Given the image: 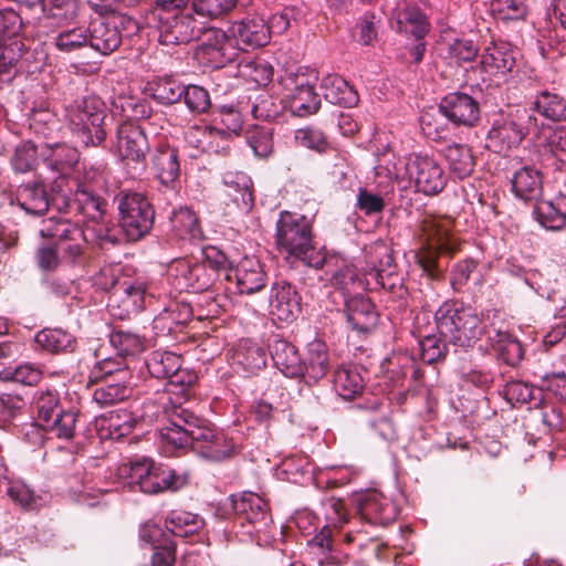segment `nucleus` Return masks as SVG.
<instances>
[{
  "instance_id": "1",
  "label": "nucleus",
  "mask_w": 566,
  "mask_h": 566,
  "mask_svg": "<svg viewBox=\"0 0 566 566\" xmlns=\"http://www.w3.org/2000/svg\"><path fill=\"white\" fill-rule=\"evenodd\" d=\"M322 268L331 284L346 293L378 287L392 290L399 282L391 249L382 241L365 248V266L359 271L343 256L326 253Z\"/></svg>"
},
{
  "instance_id": "2",
  "label": "nucleus",
  "mask_w": 566,
  "mask_h": 566,
  "mask_svg": "<svg viewBox=\"0 0 566 566\" xmlns=\"http://www.w3.org/2000/svg\"><path fill=\"white\" fill-rule=\"evenodd\" d=\"M159 439L167 452L190 447L212 461L229 458L234 449L232 441L223 432L217 431L207 420L180 406L172 409L169 424L159 429Z\"/></svg>"
},
{
  "instance_id": "3",
  "label": "nucleus",
  "mask_w": 566,
  "mask_h": 566,
  "mask_svg": "<svg viewBox=\"0 0 566 566\" xmlns=\"http://www.w3.org/2000/svg\"><path fill=\"white\" fill-rule=\"evenodd\" d=\"M276 244L287 256L302 261L307 266L321 269L325 251L316 247L312 226L304 216L283 211L276 222Z\"/></svg>"
},
{
  "instance_id": "4",
  "label": "nucleus",
  "mask_w": 566,
  "mask_h": 566,
  "mask_svg": "<svg viewBox=\"0 0 566 566\" xmlns=\"http://www.w3.org/2000/svg\"><path fill=\"white\" fill-rule=\"evenodd\" d=\"M453 221L447 217H438L429 213L421 216L416 238L422 244L416 253V261L422 270L431 277L438 276L437 253H453L458 245L451 233Z\"/></svg>"
},
{
  "instance_id": "5",
  "label": "nucleus",
  "mask_w": 566,
  "mask_h": 566,
  "mask_svg": "<svg viewBox=\"0 0 566 566\" xmlns=\"http://www.w3.org/2000/svg\"><path fill=\"white\" fill-rule=\"evenodd\" d=\"M106 106L96 96L75 99L64 109V120L72 135L84 146L96 147L106 138Z\"/></svg>"
},
{
  "instance_id": "6",
  "label": "nucleus",
  "mask_w": 566,
  "mask_h": 566,
  "mask_svg": "<svg viewBox=\"0 0 566 566\" xmlns=\"http://www.w3.org/2000/svg\"><path fill=\"white\" fill-rule=\"evenodd\" d=\"M94 284L109 292L107 307L115 317L124 319L144 308L146 284L140 280L117 279L112 268H103L95 276Z\"/></svg>"
},
{
  "instance_id": "7",
  "label": "nucleus",
  "mask_w": 566,
  "mask_h": 566,
  "mask_svg": "<svg viewBox=\"0 0 566 566\" xmlns=\"http://www.w3.org/2000/svg\"><path fill=\"white\" fill-rule=\"evenodd\" d=\"M436 327L441 337L459 347H471L484 332L482 321L471 307L443 303L434 314Z\"/></svg>"
},
{
  "instance_id": "8",
  "label": "nucleus",
  "mask_w": 566,
  "mask_h": 566,
  "mask_svg": "<svg viewBox=\"0 0 566 566\" xmlns=\"http://www.w3.org/2000/svg\"><path fill=\"white\" fill-rule=\"evenodd\" d=\"M188 0H157L156 12L160 22L159 42L164 45L188 43L196 40L202 22L190 12L180 11Z\"/></svg>"
},
{
  "instance_id": "9",
  "label": "nucleus",
  "mask_w": 566,
  "mask_h": 566,
  "mask_svg": "<svg viewBox=\"0 0 566 566\" xmlns=\"http://www.w3.org/2000/svg\"><path fill=\"white\" fill-rule=\"evenodd\" d=\"M531 123L532 116L525 108L514 107L501 112L488 133V147L494 153L506 155L522 143Z\"/></svg>"
},
{
  "instance_id": "10",
  "label": "nucleus",
  "mask_w": 566,
  "mask_h": 566,
  "mask_svg": "<svg viewBox=\"0 0 566 566\" xmlns=\"http://www.w3.org/2000/svg\"><path fill=\"white\" fill-rule=\"evenodd\" d=\"M119 226L129 241L146 235L154 224L155 211L149 200L139 192L122 191L116 197Z\"/></svg>"
},
{
  "instance_id": "11",
  "label": "nucleus",
  "mask_w": 566,
  "mask_h": 566,
  "mask_svg": "<svg viewBox=\"0 0 566 566\" xmlns=\"http://www.w3.org/2000/svg\"><path fill=\"white\" fill-rule=\"evenodd\" d=\"M405 171L416 189L428 196L441 192L447 185V176L440 163L428 155L413 154L406 159Z\"/></svg>"
},
{
  "instance_id": "12",
  "label": "nucleus",
  "mask_w": 566,
  "mask_h": 566,
  "mask_svg": "<svg viewBox=\"0 0 566 566\" xmlns=\"http://www.w3.org/2000/svg\"><path fill=\"white\" fill-rule=\"evenodd\" d=\"M164 465L156 464L151 459L125 463L118 469V478L124 486L145 494L160 493Z\"/></svg>"
},
{
  "instance_id": "13",
  "label": "nucleus",
  "mask_w": 566,
  "mask_h": 566,
  "mask_svg": "<svg viewBox=\"0 0 566 566\" xmlns=\"http://www.w3.org/2000/svg\"><path fill=\"white\" fill-rule=\"evenodd\" d=\"M213 274L214 270L210 266L187 259L174 261L168 269L169 279L179 292L199 293L208 290L213 283Z\"/></svg>"
},
{
  "instance_id": "14",
  "label": "nucleus",
  "mask_w": 566,
  "mask_h": 566,
  "mask_svg": "<svg viewBox=\"0 0 566 566\" xmlns=\"http://www.w3.org/2000/svg\"><path fill=\"white\" fill-rule=\"evenodd\" d=\"M196 39L199 42V51L216 66H223L237 59L238 48L231 35L221 29L207 27L205 21Z\"/></svg>"
},
{
  "instance_id": "15",
  "label": "nucleus",
  "mask_w": 566,
  "mask_h": 566,
  "mask_svg": "<svg viewBox=\"0 0 566 566\" xmlns=\"http://www.w3.org/2000/svg\"><path fill=\"white\" fill-rule=\"evenodd\" d=\"M269 302L270 315L280 322H293L301 312V297L296 289L284 280L272 284Z\"/></svg>"
},
{
  "instance_id": "16",
  "label": "nucleus",
  "mask_w": 566,
  "mask_h": 566,
  "mask_svg": "<svg viewBox=\"0 0 566 566\" xmlns=\"http://www.w3.org/2000/svg\"><path fill=\"white\" fill-rule=\"evenodd\" d=\"M439 109L452 123L467 127L474 126L480 118L479 103L467 93H449L441 99Z\"/></svg>"
},
{
  "instance_id": "17",
  "label": "nucleus",
  "mask_w": 566,
  "mask_h": 566,
  "mask_svg": "<svg viewBox=\"0 0 566 566\" xmlns=\"http://www.w3.org/2000/svg\"><path fill=\"white\" fill-rule=\"evenodd\" d=\"M114 148L122 159L142 163L149 147L144 130L132 122H125L117 128Z\"/></svg>"
},
{
  "instance_id": "18",
  "label": "nucleus",
  "mask_w": 566,
  "mask_h": 566,
  "mask_svg": "<svg viewBox=\"0 0 566 566\" xmlns=\"http://www.w3.org/2000/svg\"><path fill=\"white\" fill-rule=\"evenodd\" d=\"M326 525H324L318 534H316L310 542L312 548H317L321 552L333 551L334 543L339 536V528L347 522V516L344 510L343 501L338 499H328L324 502Z\"/></svg>"
},
{
  "instance_id": "19",
  "label": "nucleus",
  "mask_w": 566,
  "mask_h": 566,
  "mask_svg": "<svg viewBox=\"0 0 566 566\" xmlns=\"http://www.w3.org/2000/svg\"><path fill=\"white\" fill-rule=\"evenodd\" d=\"M238 50L255 49L269 43V29L265 20L260 15H247L234 21L229 28Z\"/></svg>"
},
{
  "instance_id": "20",
  "label": "nucleus",
  "mask_w": 566,
  "mask_h": 566,
  "mask_svg": "<svg viewBox=\"0 0 566 566\" xmlns=\"http://www.w3.org/2000/svg\"><path fill=\"white\" fill-rule=\"evenodd\" d=\"M232 275L240 294L258 293L265 287L268 282L263 265L255 256L242 258L232 270Z\"/></svg>"
},
{
  "instance_id": "21",
  "label": "nucleus",
  "mask_w": 566,
  "mask_h": 566,
  "mask_svg": "<svg viewBox=\"0 0 566 566\" xmlns=\"http://www.w3.org/2000/svg\"><path fill=\"white\" fill-rule=\"evenodd\" d=\"M132 380L129 370H120L94 389L93 400L101 407H107L128 399L133 394Z\"/></svg>"
},
{
  "instance_id": "22",
  "label": "nucleus",
  "mask_w": 566,
  "mask_h": 566,
  "mask_svg": "<svg viewBox=\"0 0 566 566\" xmlns=\"http://www.w3.org/2000/svg\"><path fill=\"white\" fill-rule=\"evenodd\" d=\"M346 318L349 327L357 333H369L378 322V313L373 302L361 295L346 301Z\"/></svg>"
},
{
  "instance_id": "23",
  "label": "nucleus",
  "mask_w": 566,
  "mask_h": 566,
  "mask_svg": "<svg viewBox=\"0 0 566 566\" xmlns=\"http://www.w3.org/2000/svg\"><path fill=\"white\" fill-rule=\"evenodd\" d=\"M44 165L63 180L78 163L76 148L66 144L45 145L42 151Z\"/></svg>"
},
{
  "instance_id": "24",
  "label": "nucleus",
  "mask_w": 566,
  "mask_h": 566,
  "mask_svg": "<svg viewBox=\"0 0 566 566\" xmlns=\"http://www.w3.org/2000/svg\"><path fill=\"white\" fill-rule=\"evenodd\" d=\"M88 44L103 55L114 52L122 43V34L115 24L103 19L93 20L87 28Z\"/></svg>"
},
{
  "instance_id": "25",
  "label": "nucleus",
  "mask_w": 566,
  "mask_h": 566,
  "mask_svg": "<svg viewBox=\"0 0 566 566\" xmlns=\"http://www.w3.org/2000/svg\"><path fill=\"white\" fill-rule=\"evenodd\" d=\"M270 353L275 367L286 377H298L302 375L303 360L296 347L283 338H275Z\"/></svg>"
},
{
  "instance_id": "26",
  "label": "nucleus",
  "mask_w": 566,
  "mask_h": 566,
  "mask_svg": "<svg viewBox=\"0 0 566 566\" xmlns=\"http://www.w3.org/2000/svg\"><path fill=\"white\" fill-rule=\"evenodd\" d=\"M227 196L243 212H249L254 203L253 182L242 171L227 172L223 177Z\"/></svg>"
},
{
  "instance_id": "27",
  "label": "nucleus",
  "mask_w": 566,
  "mask_h": 566,
  "mask_svg": "<svg viewBox=\"0 0 566 566\" xmlns=\"http://www.w3.org/2000/svg\"><path fill=\"white\" fill-rule=\"evenodd\" d=\"M321 90L324 98L334 105L354 107L358 104V93L348 82L337 74H328L322 78Z\"/></svg>"
},
{
  "instance_id": "28",
  "label": "nucleus",
  "mask_w": 566,
  "mask_h": 566,
  "mask_svg": "<svg viewBox=\"0 0 566 566\" xmlns=\"http://www.w3.org/2000/svg\"><path fill=\"white\" fill-rule=\"evenodd\" d=\"M360 512L373 523L387 525L398 516V510L390 499L378 492L367 493L360 502Z\"/></svg>"
},
{
  "instance_id": "29",
  "label": "nucleus",
  "mask_w": 566,
  "mask_h": 566,
  "mask_svg": "<svg viewBox=\"0 0 566 566\" xmlns=\"http://www.w3.org/2000/svg\"><path fill=\"white\" fill-rule=\"evenodd\" d=\"M151 161L160 184L174 188L180 175L178 151L167 145H160L153 154Z\"/></svg>"
},
{
  "instance_id": "30",
  "label": "nucleus",
  "mask_w": 566,
  "mask_h": 566,
  "mask_svg": "<svg viewBox=\"0 0 566 566\" xmlns=\"http://www.w3.org/2000/svg\"><path fill=\"white\" fill-rule=\"evenodd\" d=\"M392 20L397 31L410 33L417 40L422 39L428 32L426 15L418 8L406 2L398 4L394 10Z\"/></svg>"
},
{
  "instance_id": "31",
  "label": "nucleus",
  "mask_w": 566,
  "mask_h": 566,
  "mask_svg": "<svg viewBox=\"0 0 566 566\" xmlns=\"http://www.w3.org/2000/svg\"><path fill=\"white\" fill-rule=\"evenodd\" d=\"M329 369L328 349L324 342L315 339L307 345L306 357L303 360L302 377L316 382Z\"/></svg>"
},
{
  "instance_id": "32",
  "label": "nucleus",
  "mask_w": 566,
  "mask_h": 566,
  "mask_svg": "<svg viewBox=\"0 0 566 566\" xmlns=\"http://www.w3.org/2000/svg\"><path fill=\"white\" fill-rule=\"evenodd\" d=\"M515 59L506 43H492L481 55L482 69L492 75H505L511 72Z\"/></svg>"
},
{
  "instance_id": "33",
  "label": "nucleus",
  "mask_w": 566,
  "mask_h": 566,
  "mask_svg": "<svg viewBox=\"0 0 566 566\" xmlns=\"http://www.w3.org/2000/svg\"><path fill=\"white\" fill-rule=\"evenodd\" d=\"M146 367L155 378L182 381L178 373L181 368V357L175 353L155 350L146 359Z\"/></svg>"
},
{
  "instance_id": "34",
  "label": "nucleus",
  "mask_w": 566,
  "mask_h": 566,
  "mask_svg": "<svg viewBox=\"0 0 566 566\" xmlns=\"http://www.w3.org/2000/svg\"><path fill=\"white\" fill-rule=\"evenodd\" d=\"M233 511L251 524L264 522L269 515L268 502L256 493L244 492L233 500Z\"/></svg>"
},
{
  "instance_id": "35",
  "label": "nucleus",
  "mask_w": 566,
  "mask_h": 566,
  "mask_svg": "<svg viewBox=\"0 0 566 566\" xmlns=\"http://www.w3.org/2000/svg\"><path fill=\"white\" fill-rule=\"evenodd\" d=\"M17 201L30 214H42L49 208V197L44 184L36 181L18 188Z\"/></svg>"
},
{
  "instance_id": "36",
  "label": "nucleus",
  "mask_w": 566,
  "mask_h": 566,
  "mask_svg": "<svg viewBox=\"0 0 566 566\" xmlns=\"http://www.w3.org/2000/svg\"><path fill=\"white\" fill-rule=\"evenodd\" d=\"M170 222L175 234L185 241H199L203 238L199 219L193 210L180 207L174 210Z\"/></svg>"
},
{
  "instance_id": "37",
  "label": "nucleus",
  "mask_w": 566,
  "mask_h": 566,
  "mask_svg": "<svg viewBox=\"0 0 566 566\" xmlns=\"http://www.w3.org/2000/svg\"><path fill=\"white\" fill-rule=\"evenodd\" d=\"M232 361L244 371L254 373L265 366L266 355L258 344L250 339H241L233 349Z\"/></svg>"
},
{
  "instance_id": "38",
  "label": "nucleus",
  "mask_w": 566,
  "mask_h": 566,
  "mask_svg": "<svg viewBox=\"0 0 566 566\" xmlns=\"http://www.w3.org/2000/svg\"><path fill=\"white\" fill-rule=\"evenodd\" d=\"M40 234L43 238L55 240L56 245L69 240L84 241L81 228L63 218L52 217L43 220Z\"/></svg>"
},
{
  "instance_id": "39",
  "label": "nucleus",
  "mask_w": 566,
  "mask_h": 566,
  "mask_svg": "<svg viewBox=\"0 0 566 566\" xmlns=\"http://www.w3.org/2000/svg\"><path fill=\"white\" fill-rule=\"evenodd\" d=\"M444 157L454 178L464 179L472 174L475 163L468 145L457 143L448 145Z\"/></svg>"
},
{
  "instance_id": "40",
  "label": "nucleus",
  "mask_w": 566,
  "mask_h": 566,
  "mask_svg": "<svg viewBox=\"0 0 566 566\" xmlns=\"http://www.w3.org/2000/svg\"><path fill=\"white\" fill-rule=\"evenodd\" d=\"M512 188L514 193L521 199H536L542 192L539 171L532 167L521 168L514 174Z\"/></svg>"
},
{
  "instance_id": "41",
  "label": "nucleus",
  "mask_w": 566,
  "mask_h": 566,
  "mask_svg": "<svg viewBox=\"0 0 566 566\" xmlns=\"http://www.w3.org/2000/svg\"><path fill=\"white\" fill-rule=\"evenodd\" d=\"M284 98L290 111L300 117L316 113L321 106V98L315 88L284 91Z\"/></svg>"
},
{
  "instance_id": "42",
  "label": "nucleus",
  "mask_w": 566,
  "mask_h": 566,
  "mask_svg": "<svg viewBox=\"0 0 566 566\" xmlns=\"http://www.w3.org/2000/svg\"><path fill=\"white\" fill-rule=\"evenodd\" d=\"M532 109L553 122L566 119V99L557 93L541 92L533 102Z\"/></svg>"
},
{
  "instance_id": "43",
  "label": "nucleus",
  "mask_w": 566,
  "mask_h": 566,
  "mask_svg": "<svg viewBox=\"0 0 566 566\" xmlns=\"http://www.w3.org/2000/svg\"><path fill=\"white\" fill-rule=\"evenodd\" d=\"M35 343L51 353L72 352L75 338L62 328H43L35 335Z\"/></svg>"
},
{
  "instance_id": "44",
  "label": "nucleus",
  "mask_w": 566,
  "mask_h": 566,
  "mask_svg": "<svg viewBox=\"0 0 566 566\" xmlns=\"http://www.w3.org/2000/svg\"><path fill=\"white\" fill-rule=\"evenodd\" d=\"M203 526V520L198 515L182 510H174L166 517V527L174 535L187 537L197 533Z\"/></svg>"
},
{
  "instance_id": "45",
  "label": "nucleus",
  "mask_w": 566,
  "mask_h": 566,
  "mask_svg": "<svg viewBox=\"0 0 566 566\" xmlns=\"http://www.w3.org/2000/svg\"><path fill=\"white\" fill-rule=\"evenodd\" d=\"M61 31L57 33L54 40L56 49L61 52L70 53L88 44V32L84 25L71 27L66 23L64 27H60Z\"/></svg>"
},
{
  "instance_id": "46",
  "label": "nucleus",
  "mask_w": 566,
  "mask_h": 566,
  "mask_svg": "<svg viewBox=\"0 0 566 566\" xmlns=\"http://www.w3.org/2000/svg\"><path fill=\"white\" fill-rule=\"evenodd\" d=\"M318 81V72L310 66L290 67L281 83L284 91L312 90Z\"/></svg>"
},
{
  "instance_id": "47",
  "label": "nucleus",
  "mask_w": 566,
  "mask_h": 566,
  "mask_svg": "<svg viewBox=\"0 0 566 566\" xmlns=\"http://www.w3.org/2000/svg\"><path fill=\"white\" fill-rule=\"evenodd\" d=\"M192 317V308L187 302H172L155 318L156 327L172 331V325L187 324Z\"/></svg>"
},
{
  "instance_id": "48",
  "label": "nucleus",
  "mask_w": 566,
  "mask_h": 566,
  "mask_svg": "<svg viewBox=\"0 0 566 566\" xmlns=\"http://www.w3.org/2000/svg\"><path fill=\"white\" fill-rule=\"evenodd\" d=\"M334 388L344 399H353L363 389V378L356 369L340 367L334 376Z\"/></svg>"
},
{
  "instance_id": "49",
  "label": "nucleus",
  "mask_w": 566,
  "mask_h": 566,
  "mask_svg": "<svg viewBox=\"0 0 566 566\" xmlns=\"http://www.w3.org/2000/svg\"><path fill=\"white\" fill-rule=\"evenodd\" d=\"M44 18L53 20L56 27H64L76 17L75 0H43Z\"/></svg>"
},
{
  "instance_id": "50",
  "label": "nucleus",
  "mask_w": 566,
  "mask_h": 566,
  "mask_svg": "<svg viewBox=\"0 0 566 566\" xmlns=\"http://www.w3.org/2000/svg\"><path fill=\"white\" fill-rule=\"evenodd\" d=\"M34 405L38 410V421L43 428L63 410L59 395L53 390H39L34 396Z\"/></svg>"
},
{
  "instance_id": "51",
  "label": "nucleus",
  "mask_w": 566,
  "mask_h": 566,
  "mask_svg": "<svg viewBox=\"0 0 566 566\" xmlns=\"http://www.w3.org/2000/svg\"><path fill=\"white\" fill-rule=\"evenodd\" d=\"M111 345L118 355L135 356L145 349V340L138 334L116 329L109 336Z\"/></svg>"
},
{
  "instance_id": "52",
  "label": "nucleus",
  "mask_w": 566,
  "mask_h": 566,
  "mask_svg": "<svg viewBox=\"0 0 566 566\" xmlns=\"http://www.w3.org/2000/svg\"><path fill=\"white\" fill-rule=\"evenodd\" d=\"M42 378V371L32 364H21L15 368H4L0 371V380L14 381L27 386L36 385Z\"/></svg>"
},
{
  "instance_id": "53",
  "label": "nucleus",
  "mask_w": 566,
  "mask_h": 566,
  "mask_svg": "<svg viewBox=\"0 0 566 566\" xmlns=\"http://www.w3.org/2000/svg\"><path fill=\"white\" fill-rule=\"evenodd\" d=\"M153 96L161 104H174L181 99L185 86L170 76L160 77L151 86Z\"/></svg>"
},
{
  "instance_id": "54",
  "label": "nucleus",
  "mask_w": 566,
  "mask_h": 566,
  "mask_svg": "<svg viewBox=\"0 0 566 566\" xmlns=\"http://www.w3.org/2000/svg\"><path fill=\"white\" fill-rule=\"evenodd\" d=\"M495 337L493 346L500 353L503 360L509 365H516L523 358L521 343L505 332H497Z\"/></svg>"
},
{
  "instance_id": "55",
  "label": "nucleus",
  "mask_w": 566,
  "mask_h": 566,
  "mask_svg": "<svg viewBox=\"0 0 566 566\" xmlns=\"http://www.w3.org/2000/svg\"><path fill=\"white\" fill-rule=\"evenodd\" d=\"M535 216L541 226L547 230H560L566 224V219L557 202L539 203L535 209Z\"/></svg>"
},
{
  "instance_id": "56",
  "label": "nucleus",
  "mask_w": 566,
  "mask_h": 566,
  "mask_svg": "<svg viewBox=\"0 0 566 566\" xmlns=\"http://www.w3.org/2000/svg\"><path fill=\"white\" fill-rule=\"evenodd\" d=\"M7 494L17 504L24 509H34L38 505L39 496L21 480L10 476L6 481Z\"/></svg>"
},
{
  "instance_id": "57",
  "label": "nucleus",
  "mask_w": 566,
  "mask_h": 566,
  "mask_svg": "<svg viewBox=\"0 0 566 566\" xmlns=\"http://www.w3.org/2000/svg\"><path fill=\"white\" fill-rule=\"evenodd\" d=\"M537 395H541L539 389L521 380H512L504 386L505 399L511 405L527 403L533 399H537Z\"/></svg>"
},
{
  "instance_id": "58",
  "label": "nucleus",
  "mask_w": 566,
  "mask_h": 566,
  "mask_svg": "<svg viewBox=\"0 0 566 566\" xmlns=\"http://www.w3.org/2000/svg\"><path fill=\"white\" fill-rule=\"evenodd\" d=\"M491 12L502 21L518 20L526 14V6L523 0H493Z\"/></svg>"
},
{
  "instance_id": "59",
  "label": "nucleus",
  "mask_w": 566,
  "mask_h": 566,
  "mask_svg": "<svg viewBox=\"0 0 566 566\" xmlns=\"http://www.w3.org/2000/svg\"><path fill=\"white\" fill-rule=\"evenodd\" d=\"M76 424V412L62 410L43 429L54 433L60 439L70 440L74 436Z\"/></svg>"
},
{
  "instance_id": "60",
  "label": "nucleus",
  "mask_w": 566,
  "mask_h": 566,
  "mask_svg": "<svg viewBox=\"0 0 566 566\" xmlns=\"http://www.w3.org/2000/svg\"><path fill=\"white\" fill-rule=\"evenodd\" d=\"M188 109L196 114L206 113L210 106V95L208 91L198 85L185 86L182 97Z\"/></svg>"
},
{
  "instance_id": "61",
  "label": "nucleus",
  "mask_w": 566,
  "mask_h": 566,
  "mask_svg": "<svg viewBox=\"0 0 566 566\" xmlns=\"http://www.w3.org/2000/svg\"><path fill=\"white\" fill-rule=\"evenodd\" d=\"M214 124H221L219 135L224 137L230 134H238L242 128V117L239 111L231 106H222L213 118Z\"/></svg>"
},
{
  "instance_id": "62",
  "label": "nucleus",
  "mask_w": 566,
  "mask_h": 566,
  "mask_svg": "<svg viewBox=\"0 0 566 566\" xmlns=\"http://www.w3.org/2000/svg\"><path fill=\"white\" fill-rule=\"evenodd\" d=\"M36 163V147L32 142H23L15 147L11 165L17 172H28Z\"/></svg>"
},
{
  "instance_id": "63",
  "label": "nucleus",
  "mask_w": 566,
  "mask_h": 566,
  "mask_svg": "<svg viewBox=\"0 0 566 566\" xmlns=\"http://www.w3.org/2000/svg\"><path fill=\"white\" fill-rule=\"evenodd\" d=\"M295 140L298 145L318 153H325L329 148L325 134L321 129L311 126L297 129Z\"/></svg>"
},
{
  "instance_id": "64",
  "label": "nucleus",
  "mask_w": 566,
  "mask_h": 566,
  "mask_svg": "<svg viewBox=\"0 0 566 566\" xmlns=\"http://www.w3.org/2000/svg\"><path fill=\"white\" fill-rule=\"evenodd\" d=\"M109 433L114 438L127 436L136 424V418L128 410L112 411L106 419Z\"/></svg>"
}]
</instances>
